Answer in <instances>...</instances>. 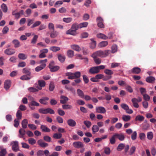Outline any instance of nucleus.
<instances>
[{
  "instance_id": "40",
  "label": "nucleus",
  "mask_w": 156,
  "mask_h": 156,
  "mask_svg": "<svg viewBox=\"0 0 156 156\" xmlns=\"http://www.w3.org/2000/svg\"><path fill=\"white\" fill-rule=\"evenodd\" d=\"M77 94L79 96L82 98H83L84 94L83 92L80 89H78L77 90Z\"/></svg>"
},
{
  "instance_id": "38",
  "label": "nucleus",
  "mask_w": 156,
  "mask_h": 156,
  "mask_svg": "<svg viewBox=\"0 0 156 156\" xmlns=\"http://www.w3.org/2000/svg\"><path fill=\"white\" fill-rule=\"evenodd\" d=\"M104 72L108 76H111L113 74V72L112 70L108 69H105L104 70Z\"/></svg>"
},
{
  "instance_id": "31",
  "label": "nucleus",
  "mask_w": 156,
  "mask_h": 156,
  "mask_svg": "<svg viewBox=\"0 0 156 156\" xmlns=\"http://www.w3.org/2000/svg\"><path fill=\"white\" fill-rule=\"evenodd\" d=\"M71 47L73 49L77 51H80L81 50V48L77 45L74 44L72 45Z\"/></svg>"
},
{
  "instance_id": "37",
  "label": "nucleus",
  "mask_w": 156,
  "mask_h": 156,
  "mask_svg": "<svg viewBox=\"0 0 156 156\" xmlns=\"http://www.w3.org/2000/svg\"><path fill=\"white\" fill-rule=\"evenodd\" d=\"M74 53L73 51L72 50H68L67 52V55L69 58H72L74 56Z\"/></svg>"
},
{
  "instance_id": "18",
  "label": "nucleus",
  "mask_w": 156,
  "mask_h": 156,
  "mask_svg": "<svg viewBox=\"0 0 156 156\" xmlns=\"http://www.w3.org/2000/svg\"><path fill=\"white\" fill-rule=\"evenodd\" d=\"M30 69L28 68H25L22 70V72L23 73L26 74L29 76H31Z\"/></svg>"
},
{
  "instance_id": "25",
  "label": "nucleus",
  "mask_w": 156,
  "mask_h": 156,
  "mask_svg": "<svg viewBox=\"0 0 156 156\" xmlns=\"http://www.w3.org/2000/svg\"><path fill=\"white\" fill-rule=\"evenodd\" d=\"M155 78L153 76H150L147 77L146 81L148 83H152L155 80Z\"/></svg>"
},
{
  "instance_id": "42",
  "label": "nucleus",
  "mask_w": 156,
  "mask_h": 156,
  "mask_svg": "<svg viewBox=\"0 0 156 156\" xmlns=\"http://www.w3.org/2000/svg\"><path fill=\"white\" fill-rule=\"evenodd\" d=\"M48 108H41L39 109L38 112L41 114H46L48 113Z\"/></svg>"
},
{
  "instance_id": "62",
  "label": "nucleus",
  "mask_w": 156,
  "mask_h": 156,
  "mask_svg": "<svg viewBox=\"0 0 156 156\" xmlns=\"http://www.w3.org/2000/svg\"><path fill=\"white\" fill-rule=\"evenodd\" d=\"M29 143L31 145H34L36 143L35 140L33 138H30L28 140Z\"/></svg>"
},
{
  "instance_id": "50",
  "label": "nucleus",
  "mask_w": 156,
  "mask_h": 156,
  "mask_svg": "<svg viewBox=\"0 0 156 156\" xmlns=\"http://www.w3.org/2000/svg\"><path fill=\"white\" fill-rule=\"evenodd\" d=\"M60 67L57 66H54L50 69L51 71L54 72H56L59 70Z\"/></svg>"
},
{
  "instance_id": "32",
  "label": "nucleus",
  "mask_w": 156,
  "mask_h": 156,
  "mask_svg": "<svg viewBox=\"0 0 156 156\" xmlns=\"http://www.w3.org/2000/svg\"><path fill=\"white\" fill-rule=\"evenodd\" d=\"M122 119L125 122H128L131 119V116L129 115H123L122 117Z\"/></svg>"
},
{
  "instance_id": "3",
  "label": "nucleus",
  "mask_w": 156,
  "mask_h": 156,
  "mask_svg": "<svg viewBox=\"0 0 156 156\" xmlns=\"http://www.w3.org/2000/svg\"><path fill=\"white\" fill-rule=\"evenodd\" d=\"M11 144L12 145V149L13 151L17 152L19 151L18 142L17 141H15L12 142Z\"/></svg>"
},
{
  "instance_id": "23",
  "label": "nucleus",
  "mask_w": 156,
  "mask_h": 156,
  "mask_svg": "<svg viewBox=\"0 0 156 156\" xmlns=\"http://www.w3.org/2000/svg\"><path fill=\"white\" fill-rule=\"evenodd\" d=\"M32 77V76H29L27 75H24L20 77V79L23 80H30Z\"/></svg>"
},
{
  "instance_id": "56",
  "label": "nucleus",
  "mask_w": 156,
  "mask_h": 156,
  "mask_svg": "<svg viewBox=\"0 0 156 156\" xmlns=\"http://www.w3.org/2000/svg\"><path fill=\"white\" fill-rule=\"evenodd\" d=\"M90 40L92 41L91 44L90 46V48L92 49L95 48L96 46V42L94 41L93 39H91Z\"/></svg>"
},
{
  "instance_id": "5",
  "label": "nucleus",
  "mask_w": 156,
  "mask_h": 156,
  "mask_svg": "<svg viewBox=\"0 0 156 156\" xmlns=\"http://www.w3.org/2000/svg\"><path fill=\"white\" fill-rule=\"evenodd\" d=\"M96 112L100 114H104L106 112L105 108L102 106L96 107L95 108Z\"/></svg>"
},
{
  "instance_id": "27",
  "label": "nucleus",
  "mask_w": 156,
  "mask_h": 156,
  "mask_svg": "<svg viewBox=\"0 0 156 156\" xmlns=\"http://www.w3.org/2000/svg\"><path fill=\"white\" fill-rule=\"evenodd\" d=\"M22 126L23 129H26L27 127L28 124V121L26 119H23L22 122Z\"/></svg>"
},
{
  "instance_id": "52",
  "label": "nucleus",
  "mask_w": 156,
  "mask_h": 156,
  "mask_svg": "<svg viewBox=\"0 0 156 156\" xmlns=\"http://www.w3.org/2000/svg\"><path fill=\"white\" fill-rule=\"evenodd\" d=\"M38 38V35H34L33 38L31 41V43L33 44H35L37 41Z\"/></svg>"
},
{
  "instance_id": "13",
  "label": "nucleus",
  "mask_w": 156,
  "mask_h": 156,
  "mask_svg": "<svg viewBox=\"0 0 156 156\" xmlns=\"http://www.w3.org/2000/svg\"><path fill=\"white\" fill-rule=\"evenodd\" d=\"M57 57L58 60L61 63H63L66 59L65 56L61 54H57Z\"/></svg>"
},
{
  "instance_id": "44",
  "label": "nucleus",
  "mask_w": 156,
  "mask_h": 156,
  "mask_svg": "<svg viewBox=\"0 0 156 156\" xmlns=\"http://www.w3.org/2000/svg\"><path fill=\"white\" fill-rule=\"evenodd\" d=\"M38 84L40 87H44L45 86L46 83L43 80H38Z\"/></svg>"
},
{
  "instance_id": "19",
  "label": "nucleus",
  "mask_w": 156,
  "mask_h": 156,
  "mask_svg": "<svg viewBox=\"0 0 156 156\" xmlns=\"http://www.w3.org/2000/svg\"><path fill=\"white\" fill-rule=\"evenodd\" d=\"M133 104V106L136 108H138L139 107L137 99L136 98H133L131 100Z\"/></svg>"
},
{
  "instance_id": "2",
  "label": "nucleus",
  "mask_w": 156,
  "mask_h": 156,
  "mask_svg": "<svg viewBox=\"0 0 156 156\" xmlns=\"http://www.w3.org/2000/svg\"><path fill=\"white\" fill-rule=\"evenodd\" d=\"M66 75L68 76V79L70 80H73L76 78H80L81 76V73L80 72L77 71L74 73L67 72Z\"/></svg>"
},
{
  "instance_id": "34",
  "label": "nucleus",
  "mask_w": 156,
  "mask_h": 156,
  "mask_svg": "<svg viewBox=\"0 0 156 156\" xmlns=\"http://www.w3.org/2000/svg\"><path fill=\"white\" fill-rule=\"evenodd\" d=\"M92 129L93 133L94 134L95 133L98 131L99 130V128L97 125H94L93 126Z\"/></svg>"
},
{
  "instance_id": "53",
  "label": "nucleus",
  "mask_w": 156,
  "mask_h": 156,
  "mask_svg": "<svg viewBox=\"0 0 156 156\" xmlns=\"http://www.w3.org/2000/svg\"><path fill=\"white\" fill-rule=\"evenodd\" d=\"M147 139L149 140H151L153 138V133L152 132H149L147 133Z\"/></svg>"
},
{
  "instance_id": "26",
  "label": "nucleus",
  "mask_w": 156,
  "mask_h": 156,
  "mask_svg": "<svg viewBox=\"0 0 156 156\" xmlns=\"http://www.w3.org/2000/svg\"><path fill=\"white\" fill-rule=\"evenodd\" d=\"M18 57L20 59L25 60L27 58V56L24 53H20L18 54Z\"/></svg>"
},
{
  "instance_id": "49",
  "label": "nucleus",
  "mask_w": 156,
  "mask_h": 156,
  "mask_svg": "<svg viewBox=\"0 0 156 156\" xmlns=\"http://www.w3.org/2000/svg\"><path fill=\"white\" fill-rule=\"evenodd\" d=\"M16 116L17 118V119H21L22 117V112L19 110L17 111L16 114Z\"/></svg>"
},
{
  "instance_id": "46",
  "label": "nucleus",
  "mask_w": 156,
  "mask_h": 156,
  "mask_svg": "<svg viewBox=\"0 0 156 156\" xmlns=\"http://www.w3.org/2000/svg\"><path fill=\"white\" fill-rule=\"evenodd\" d=\"M73 20V18L72 17L64 18L63 19V21L66 23H69L71 22Z\"/></svg>"
},
{
  "instance_id": "43",
  "label": "nucleus",
  "mask_w": 156,
  "mask_h": 156,
  "mask_svg": "<svg viewBox=\"0 0 156 156\" xmlns=\"http://www.w3.org/2000/svg\"><path fill=\"white\" fill-rule=\"evenodd\" d=\"M62 136V135L61 133H55L53 135V138L56 139H60Z\"/></svg>"
},
{
  "instance_id": "48",
  "label": "nucleus",
  "mask_w": 156,
  "mask_h": 156,
  "mask_svg": "<svg viewBox=\"0 0 156 156\" xmlns=\"http://www.w3.org/2000/svg\"><path fill=\"white\" fill-rule=\"evenodd\" d=\"M108 42L107 41H103L99 43V46L100 47H104L106 46L108 44Z\"/></svg>"
},
{
  "instance_id": "51",
  "label": "nucleus",
  "mask_w": 156,
  "mask_h": 156,
  "mask_svg": "<svg viewBox=\"0 0 156 156\" xmlns=\"http://www.w3.org/2000/svg\"><path fill=\"white\" fill-rule=\"evenodd\" d=\"M103 58L105 57L108 56L111 52V51L109 50H107L103 51Z\"/></svg>"
},
{
  "instance_id": "20",
  "label": "nucleus",
  "mask_w": 156,
  "mask_h": 156,
  "mask_svg": "<svg viewBox=\"0 0 156 156\" xmlns=\"http://www.w3.org/2000/svg\"><path fill=\"white\" fill-rule=\"evenodd\" d=\"M40 128L42 131L44 132H49L51 131L50 129L48 128L46 126L44 125H41Z\"/></svg>"
},
{
  "instance_id": "7",
  "label": "nucleus",
  "mask_w": 156,
  "mask_h": 156,
  "mask_svg": "<svg viewBox=\"0 0 156 156\" xmlns=\"http://www.w3.org/2000/svg\"><path fill=\"white\" fill-rule=\"evenodd\" d=\"M114 134L116 138L118 139L120 141L123 140L125 138V136L122 133H115Z\"/></svg>"
},
{
  "instance_id": "58",
  "label": "nucleus",
  "mask_w": 156,
  "mask_h": 156,
  "mask_svg": "<svg viewBox=\"0 0 156 156\" xmlns=\"http://www.w3.org/2000/svg\"><path fill=\"white\" fill-rule=\"evenodd\" d=\"M104 152L106 154H109L111 152L110 148L107 147H105L104 149Z\"/></svg>"
},
{
  "instance_id": "16",
  "label": "nucleus",
  "mask_w": 156,
  "mask_h": 156,
  "mask_svg": "<svg viewBox=\"0 0 156 156\" xmlns=\"http://www.w3.org/2000/svg\"><path fill=\"white\" fill-rule=\"evenodd\" d=\"M37 144L41 147H45L48 146V143L43 142V140L41 139L39 140L38 141Z\"/></svg>"
},
{
  "instance_id": "39",
  "label": "nucleus",
  "mask_w": 156,
  "mask_h": 156,
  "mask_svg": "<svg viewBox=\"0 0 156 156\" xmlns=\"http://www.w3.org/2000/svg\"><path fill=\"white\" fill-rule=\"evenodd\" d=\"M58 33L56 31H53L51 32L50 34V37L51 38H54L56 37L58 35Z\"/></svg>"
},
{
  "instance_id": "4",
  "label": "nucleus",
  "mask_w": 156,
  "mask_h": 156,
  "mask_svg": "<svg viewBox=\"0 0 156 156\" xmlns=\"http://www.w3.org/2000/svg\"><path fill=\"white\" fill-rule=\"evenodd\" d=\"M73 145L74 147L77 149L80 148L84 147L83 144L81 142L79 141L73 142Z\"/></svg>"
},
{
  "instance_id": "12",
  "label": "nucleus",
  "mask_w": 156,
  "mask_h": 156,
  "mask_svg": "<svg viewBox=\"0 0 156 156\" xmlns=\"http://www.w3.org/2000/svg\"><path fill=\"white\" fill-rule=\"evenodd\" d=\"M68 125L71 127H74L76 125V122L74 120L70 119H68L67 122Z\"/></svg>"
},
{
  "instance_id": "45",
  "label": "nucleus",
  "mask_w": 156,
  "mask_h": 156,
  "mask_svg": "<svg viewBox=\"0 0 156 156\" xmlns=\"http://www.w3.org/2000/svg\"><path fill=\"white\" fill-rule=\"evenodd\" d=\"M125 147V145L122 143H121L119 144L117 150L118 151H120L122 150Z\"/></svg>"
},
{
  "instance_id": "55",
  "label": "nucleus",
  "mask_w": 156,
  "mask_h": 156,
  "mask_svg": "<svg viewBox=\"0 0 156 156\" xmlns=\"http://www.w3.org/2000/svg\"><path fill=\"white\" fill-rule=\"evenodd\" d=\"M41 23V22L40 21H37L35 22L33 25L31 27V28H34L38 26Z\"/></svg>"
},
{
  "instance_id": "15",
  "label": "nucleus",
  "mask_w": 156,
  "mask_h": 156,
  "mask_svg": "<svg viewBox=\"0 0 156 156\" xmlns=\"http://www.w3.org/2000/svg\"><path fill=\"white\" fill-rule=\"evenodd\" d=\"M49 98L48 97H43L39 100V102L41 104L44 105L47 104V101L48 100Z\"/></svg>"
},
{
  "instance_id": "6",
  "label": "nucleus",
  "mask_w": 156,
  "mask_h": 156,
  "mask_svg": "<svg viewBox=\"0 0 156 156\" xmlns=\"http://www.w3.org/2000/svg\"><path fill=\"white\" fill-rule=\"evenodd\" d=\"M103 51L101 50L98 51L92 54L91 57H94V58L98 57L103 58Z\"/></svg>"
},
{
  "instance_id": "57",
  "label": "nucleus",
  "mask_w": 156,
  "mask_h": 156,
  "mask_svg": "<svg viewBox=\"0 0 156 156\" xmlns=\"http://www.w3.org/2000/svg\"><path fill=\"white\" fill-rule=\"evenodd\" d=\"M29 104H30V105L33 106H39L40 105L39 103L34 100L32 101Z\"/></svg>"
},
{
  "instance_id": "30",
  "label": "nucleus",
  "mask_w": 156,
  "mask_h": 156,
  "mask_svg": "<svg viewBox=\"0 0 156 156\" xmlns=\"http://www.w3.org/2000/svg\"><path fill=\"white\" fill-rule=\"evenodd\" d=\"M116 137L114 134L109 139L110 143L112 144H114L116 142Z\"/></svg>"
},
{
  "instance_id": "29",
  "label": "nucleus",
  "mask_w": 156,
  "mask_h": 156,
  "mask_svg": "<svg viewBox=\"0 0 156 156\" xmlns=\"http://www.w3.org/2000/svg\"><path fill=\"white\" fill-rule=\"evenodd\" d=\"M1 8L4 12L6 13L7 12L8 7L5 4L3 3L1 5Z\"/></svg>"
},
{
  "instance_id": "59",
  "label": "nucleus",
  "mask_w": 156,
  "mask_h": 156,
  "mask_svg": "<svg viewBox=\"0 0 156 156\" xmlns=\"http://www.w3.org/2000/svg\"><path fill=\"white\" fill-rule=\"evenodd\" d=\"M137 135V133L136 131L133 132L131 135V139L133 140H135L136 138Z\"/></svg>"
},
{
  "instance_id": "21",
  "label": "nucleus",
  "mask_w": 156,
  "mask_h": 156,
  "mask_svg": "<svg viewBox=\"0 0 156 156\" xmlns=\"http://www.w3.org/2000/svg\"><path fill=\"white\" fill-rule=\"evenodd\" d=\"M79 26V24L76 22L72 25L71 28L76 32V30L80 28Z\"/></svg>"
},
{
  "instance_id": "36",
  "label": "nucleus",
  "mask_w": 156,
  "mask_h": 156,
  "mask_svg": "<svg viewBox=\"0 0 156 156\" xmlns=\"http://www.w3.org/2000/svg\"><path fill=\"white\" fill-rule=\"evenodd\" d=\"M144 117L141 115H138L136 117L135 120L136 121H139L140 122H142L144 120Z\"/></svg>"
},
{
  "instance_id": "24",
  "label": "nucleus",
  "mask_w": 156,
  "mask_h": 156,
  "mask_svg": "<svg viewBox=\"0 0 156 156\" xmlns=\"http://www.w3.org/2000/svg\"><path fill=\"white\" fill-rule=\"evenodd\" d=\"M97 37L99 38H101L104 40H106L108 38V37L107 36L101 33L97 34Z\"/></svg>"
},
{
  "instance_id": "8",
  "label": "nucleus",
  "mask_w": 156,
  "mask_h": 156,
  "mask_svg": "<svg viewBox=\"0 0 156 156\" xmlns=\"http://www.w3.org/2000/svg\"><path fill=\"white\" fill-rule=\"evenodd\" d=\"M11 82L10 80H7L5 81L4 84V88L6 90H7L10 87Z\"/></svg>"
},
{
  "instance_id": "28",
  "label": "nucleus",
  "mask_w": 156,
  "mask_h": 156,
  "mask_svg": "<svg viewBox=\"0 0 156 156\" xmlns=\"http://www.w3.org/2000/svg\"><path fill=\"white\" fill-rule=\"evenodd\" d=\"M12 42L14 44L15 48L19 47L20 46V42L18 40L14 39L12 41Z\"/></svg>"
},
{
  "instance_id": "17",
  "label": "nucleus",
  "mask_w": 156,
  "mask_h": 156,
  "mask_svg": "<svg viewBox=\"0 0 156 156\" xmlns=\"http://www.w3.org/2000/svg\"><path fill=\"white\" fill-rule=\"evenodd\" d=\"M46 66V64L43 63L35 68V70L37 72H39L43 69Z\"/></svg>"
},
{
  "instance_id": "22",
  "label": "nucleus",
  "mask_w": 156,
  "mask_h": 156,
  "mask_svg": "<svg viewBox=\"0 0 156 156\" xmlns=\"http://www.w3.org/2000/svg\"><path fill=\"white\" fill-rule=\"evenodd\" d=\"M19 133L20 134L19 137L21 138H23L26 134V131L23 128H21L19 130Z\"/></svg>"
},
{
  "instance_id": "33",
  "label": "nucleus",
  "mask_w": 156,
  "mask_h": 156,
  "mask_svg": "<svg viewBox=\"0 0 156 156\" xmlns=\"http://www.w3.org/2000/svg\"><path fill=\"white\" fill-rule=\"evenodd\" d=\"M66 34L73 35H75L76 34V32L72 29L71 28L67 30L66 32Z\"/></svg>"
},
{
  "instance_id": "1",
  "label": "nucleus",
  "mask_w": 156,
  "mask_h": 156,
  "mask_svg": "<svg viewBox=\"0 0 156 156\" xmlns=\"http://www.w3.org/2000/svg\"><path fill=\"white\" fill-rule=\"evenodd\" d=\"M105 68V66L104 65H100L98 66H94L90 68L89 72L91 74H95L98 73L100 70L103 69Z\"/></svg>"
},
{
  "instance_id": "35",
  "label": "nucleus",
  "mask_w": 156,
  "mask_h": 156,
  "mask_svg": "<svg viewBox=\"0 0 156 156\" xmlns=\"http://www.w3.org/2000/svg\"><path fill=\"white\" fill-rule=\"evenodd\" d=\"M50 50L53 52H55L59 51L60 48L58 47L52 46L50 48Z\"/></svg>"
},
{
  "instance_id": "60",
  "label": "nucleus",
  "mask_w": 156,
  "mask_h": 156,
  "mask_svg": "<svg viewBox=\"0 0 156 156\" xmlns=\"http://www.w3.org/2000/svg\"><path fill=\"white\" fill-rule=\"evenodd\" d=\"M62 108L64 109H70L72 108V106L69 105L65 104L62 105Z\"/></svg>"
},
{
  "instance_id": "61",
  "label": "nucleus",
  "mask_w": 156,
  "mask_h": 156,
  "mask_svg": "<svg viewBox=\"0 0 156 156\" xmlns=\"http://www.w3.org/2000/svg\"><path fill=\"white\" fill-rule=\"evenodd\" d=\"M83 123L87 128H89L91 125V122L89 121H85Z\"/></svg>"
},
{
  "instance_id": "54",
  "label": "nucleus",
  "mask_w": 156,
  "mask_h": 156,
  "mask_svg": "<svg viewBox=\"0 0 156 156\" xmlns=\"http://www.w3.org/2000/svg\"><path fill=\"white\" fill-rule=\"evenodd\" d=\"M136 148L135 146H132L130 149L129 154L130 155H132L135 152L136 150Z\"/></svg>"
},
{
  "instance_id": "14",
  "label": "nucleus",
  "mask_w": 156,
  "mask_h": 156,
  "mask_svg": "<svg viewBox=\"0 0 156 156\" xmlns=\"http://www.w3.org/2000/svg\"><path fill=\"white\" fill-rule=\"evenodd\" d=\"M65 88L68 91L70 92L73 94H74L75 93V90L71 86L68 85H66L65 86Z\"/></svg>"
},
{
  "instance_id": "47",
  "label": "nucleus",
  "mask_w": 156,
  "mask_h": 156,
  "mask_svg": "<svg viewBox=\"0 0 156 156\" xmlns=\"http://www.w3.org/2000/svg\"><path fill=\"white\" fill-rule=\"evenodd\" d=\"M88 23L87 22H84L81 23L79 24L80 29L82 28L83 27H87Z\"/></svg>"
},
{
  "instance_id": "63",
  "label": "nucleus",
  "mask_w": 156,
  "mask_h": 156,
  "mask_svg": "<svg viewBox=\"0 0 156 156\" xmlns=\"http://www.w3.org/2000/svg\"><path fill=\"white\" fill-rule=\"evenodd\" d=\"M20 119H16L14 121V125L16 127H17L19 125Z\"/></svg>"
},
{
  "instance_id": "64",
  "label": "nucleus",
  "mask_w": 156,
  "mask_h": 156,
  "mask_svg": "<svg viewBox=\"0 0 156 156\" xmlns=\"http://www.w3.org/2000/svg\"><path fill=\"white\" fill-rule=\"evenodd\" d=\"M7 153L5 149H2L0 151V156H5Z\"/></svg>"
},
{
  "instance_id": "10",
  "label": "nucleus",
  "mask_w": 156,
  "mask_h": 156,
  "mask_svg": "<svg viewBox=\"0 0 156 156\" xmlns=\"http://www.w3.org/2000/svg\"><path fill=\"white\" fill-rule=\"evenodd\" d=\"M141 70L139 68L137 67L133 68L132 70L129 71L130 73L138 74L140 73Z\"/></svg>"
},
{
  "instance_id": "9",
  "label": "nucleus",
  "mask_w": 156,
  "mask_h": 156,
  "mask_svg": "<svg viewBox=\"0 0 156 156\" xmlns=\"http://www.w3.org/2000/svg\"><path fill=\"white\" fill-rule=\"evenodd\" d=\"M4 53L8 55H11L15 53V51L13 49L7 48L5 50Z\"/></svg>"
},
{
  "instance_id": "41",
  "label": "nucleus",
  "mask_w": 156,
  "mask_h": 156,
  "mask_svg": "<svg viewBox=\"0 0 156 156\" xmlns=\"http://www.w3.org/2000/svg\"><path fill=\"white\" fill-rule=\"evenodd\" d=\"M94 59L95 63L97 65H99L101 63V59L98 58L97 57H92Z\"/></svg>"
},
{
  "instance_id": "11",
  "label": "nucleus",
  "mask_w": 156,
  "mask_h": 156,
  "mask_svg": "<svg viewBox=\"0 0 156 156\" xmlns=\"http://www.w3.org/2000/svg\"><path fill=\"white\" fill-rule=\"evenodd\" d=\"M60 98L61 99L60 100V102L62 104L66 103L69 100L68 98L62 95L61 96Z\"/></svg>"
}]
</instances>
